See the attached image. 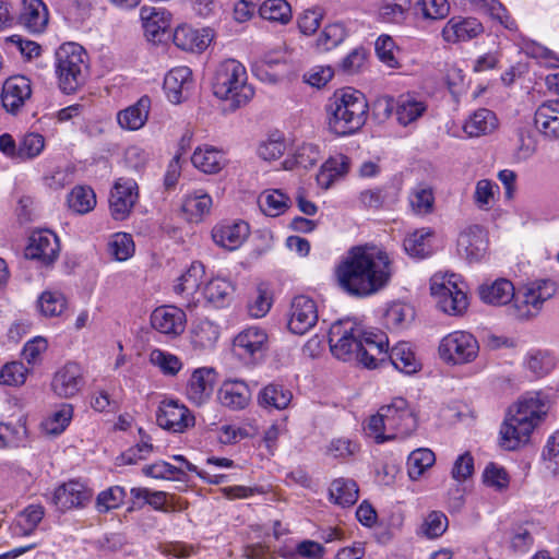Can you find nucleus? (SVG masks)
Instances as JSON below:
<instances>
[{
    "label": "nucleus",
    "instance_id": "57",
    "mask_svg": "<svg viewBox=\"0 0 559 559\" xmlns=\"http://www.w3.org/2000/svg\"><path fill=\"white\" fill-rule=\"evenodd\" d=\"M448 527V518L439 511L430 512L421 525L423 534L428 538L441 536Z\"/></svg>",
    "mask_w": 559,
    "mask_h": 559
},
{
    "label": "nucleus",
    "instance_id": "33",
    "mask_svg": "<svg viewBox=\"0 0 559 559\" xmlns=\"http://www.w3.org/2000/svg\"><path fill=\"white\" fill-rule=\"evenodd\" d=\"M358 492L356 481L348 478L334 479L329 488L330 499L343 508L355 504L358 500Z\"/></svg>",
    "mask_w": 559,
    "mask_h": 559
},
{
    "label": "nucleus",
    "instance_id": "5",
    "mask_svg": "<svg viewBox=\"0 0 559 559\" xmlns=\"http://www.w3.org/2000/svg\"><path fill=\"white\" fill-rule=\"evenodd\" d=\"M368 109L361 92L352 87L336 91L326 105L330 131L338 136L357 132L367 121Z\"/></svg>",
    "mask_w": 559,
    "mask_h": 559
},
{
    "label": "nucleus",
    "instance_id": "11",
    "mask_svg": "<svg viewBox=\"0 0 559 559\" xmlns=\"http://www.w3.org/2000/svg\"><path fill=\"white\" fill-rule=\"evenodd\" d=\"M138 197L136 182L132 179L119 178L109 195V210L114 219H126L130 215Z\"/></svg>",
    "mask_w": 559,
    "mask_h": 559
},
{
    "label": "nucleus",
    "instance_id": "43",
    "mask_svg": "<svg viewBox=\"0 0 559 559\" xmlns=\"http://www.w3.org/2000/svg\"><path fill=\"white\" fill-rule=\"evenodd\" d=\"M320 158L321 154L319 147L311 143H305L297 147L294 153L293 160L286 159L284 162V166L287 169H292L294 165L308 169L314 166Z\"/></svg>",
    "mask_w": 559,
    "mask_h": 559
},
{
    "label": "nucleus",
    "instance_id": "36",
    "mask_svg": "<svg viewBox=\"0 0 559 559\" xmlns=\"http://www.w3.org/2000/svg\"><path fill=\"white\" fill-rule=\"evenodd\" d=\"M259 14L263 20L283 25L293 17L290 4L286 0H265L259 7Z\"/></svg>",
    "mask_w": 559,
    "mask_h": 559
},
{
    "label": "nucleus",
    "instance_id": "3",
    "mask_svg": "<svg viewBox=\"0 0 559 559\" xmlns=\"http://www.w3.org/2000/svg\"><path fill=\"white\" fill-rule=\"evenodd\" d=\"M555 293L556 284L550 280L535 281L518 292L512 282L507 278H498L479 287V297L485 304L503 306L513 301L509 311L519 320H527L537 316L543 304Z\"/></svg>",
    "mask_w": 559,
    "mask_h": 559
},
{
    "label": "nucleus",
    "instance_id": "20",
    "mask_svg": "<svg viewBox=\"0 0 559 559\" xmlns=\"http://www.w3.org/2000/svg\"><path fill=\"white\" fill-rule=\"evenodd\" d=\"M31 82L25 76L9 78L2 87L1 102L3 108L11 114H16L31 97Z\"/></svg>",
    "mask_w": 559,
    "mask_h": 559
},
{
    "label": "nucleus",
    "instance_id": "42",
    "mask_svg": "<svg viewBox=\"0 0 559 559\" xmlns=\"http://www.w3.org/2000/svg\"><path fill=\"white\" fill-rule=\"evenodd\" d=\"M412 5V0H382L379 15L383 22L402 23Z\"/></svg>",
    "mask_w": 559,
    "mask_h": 559
},
{
    "label": "nucleus",
    "instance_id": "61",
    "mask_svg": "<svg viewBox=\"0 0 559 559\" xmlns=\"http://www.w3.org/2000/svg\"><path fill=\"white\" fill-rule=\"evenodd\" d=\"M546 109H537L535 112V124L536 128L548 139L557 140L559 139V116L557 118H552L550 116H545L543 112Z\"/></svg>",
    "mask_w": 559,
    "mask_h": 559
},
{
    "label": "nucleus",
    "instance_id": "56",
    "mask_svg": "<svg viewBox=\"0 0 559 559\" xmlns=\"http://www.w3.org/2000/svg\"><path fill=\"white\" fill-rule=\"evenodd\" d=\"M126 497V491L122 487L114 486L102 491L96 498V509L106 513L109 510L118 508Z\"/></svg>",
    "mask_w": 559,
    "mask_h": 559
},
{
    "label": "nucleus",
    "instance_id": "6",
    "mask_svg": "<svg viewBox=\"0 0 559 559\" xmlns=\"http://www.w3.org/2000/svg\"><path fill=\"white\" fill-rule=\"evenodd\" d=\"M246 68L235 59L218 64L212 79L215 97L228 103L229 110L247 105L254 95V88L247 82Z\"/></svg>",
    "mask_w": 559,
    "mask_h": 559
},
{
    "label": "nucleus",
    "instance_id": "29",
    "mask_svg": "<svg viewBox=\"0 0 559 559\" xmlns=\"http://www.w3.org/2000/svg\"><path fill=\"white\" fill-rule=\"evenodd\" d=\"M219 400L231 409H242L250 401V390L242 381H226L219 390Z\"/></svg>",
    "mask_w": 559,
    "mask_h": 559
},
{
    "label": "nucleus",
    "instance_id": "15",
    "mask_svg": "<svg viewBox=\"0 0 559 559\" xmlns=\"http://www.w3.org/2000/svg\"><path fill=\"white\" fill-rule=\"evenodd\" d=\"M318 321V309L313 299L300 295L293 299L288 329L292 333L302 335Z\"/></svg>",
    "mask_w": 559,
    "mask_h": 559
},
{
    "label": "nucleus",
    "instance_id": "1",
    "mask_svg": "<svg viewBox=\"0 0 559 559\" xmlns=\"http://www.w3.org/2000/svg\"><path fill=\"white\" fill-rule=\"evenodd\" d=\"M393 274L392 262L386 252L356 246L335 267L338 287L347 295L365 298L388 286Z\"/></svg>",
    "mask_w": 559,
    "mask_h": 559
},
{
    "label": "nucleus",
    "instance_id": "59",
    "mask_svg": "<svg viewBox=\"0 0 559 559\" xmlns=\"http://www.w3.org/2000/svg\"><path fill=\"white\" fill-rule=\"evenodd\" d=\"M413 314V309L409 306L393 304L386 309L384 318L389 326L399 329L408 318L412 319Z\"/></svg>",
    "mask_w": 559,
    "mask_h": 559
},
{
    "label": "nucleus",
    "instance_id": "18",
    "mask_svg": "<svg viewBox=\"0 0 559 559\" xmlns=\"http://www.w3.org/2000/svg\"><path fill=\"white\" fill-rule=\"evenodd\" d=\"M48 9L43 0H22L17 23L32 34H40L47 27Z\"/></svg>",
    "mask_w": 559,
    "mask_h": 559
},
{
    "label": "nucleus",
    "instance_id": "10",
    "mask_svg": "<svg viewBox=\"0 0 559 559\" xmlns=\"http://www.w3.org/2000/svg\"><path fill=\"white\" fill-rule=\"evenodd\" d=\"M381 415L388 420V430L394 438L411 436L418 426L417 417L403 397H395L389 405L381 406Z\"/></svg>",
    "mask_w": 559,
    "mask_h": 559
},
{
    "label": "nucleus",
    "instance_id": "7",
    "mask_svg": "<svg viewBox=\"0 0 559 559\" xmlns=\"http://www.w3.org/2000/svg\"><path fill=\"white\" fill-rule=\"evenodd\" d=\"M86 52L75 43L61 45L56 51V72L60 88L67 93H74L81 87L87 76Z\"/></svg>",
    "mask_w": 559,
    "mask_h": 559
},
{
    "label": "nucleus",
    "instance_id": "54",
    "mask_svg": "<svg viewBox=\"0 0 559 559\" xmlns=\"http://www.w3.org/2000/svg\"><path fill=\"white\" fill-rule=\"evenodd\" d=\"M44 514L41 506H28L19 514L16 525L21 528L22 534L28 535L35 531Z\"/></svg>",
    "mask_w": 559,
    "mask_h": 559
},
{
    "label": "nucleus",
    "instance_id": "24",
    "mask_svg": "<svg viewBox=\"0 0 559 559\" xmlns=\"http://www.w3.org/2000/svg\"><path fill=\"white\" fill-rule=\"evenodd\" d=\"M267 335L264 330L249 328L240 332L234 340V347L240 356H255L266 350Z\"/></svg>",
    "mask_w": 559,
    "mask_h": 559
},
{
    "label": "nucleus",
    "instance_id": "9",
    "mask_svg": "<svg viewBox=\"0 0 559 559\" xmlns=\"http://www.w3.org/2000/svg\"><path fill=\"white\" fill-rule=\"evenodd\" d=\"M479 352L477 340L468 332L455 331L444 336L439 355L448 364L463 365L473 361Z\"/></svg>",
    "mask_w": 559,
    "mask_h": 559
},
{
    "label": "nucleus",
    "instance_id": "44",
    "mask_svg": "<svg viewBox=\"0 0 559 559\" xmlns=\"http://www.w3.org/2000/svg\"><path fill=\"white\" fill-rule=\"evenodd\" d=\"M204 266L201 262H193L190 267L179 277V283L175 286L178 294H193L195 293L203 281Z\"/></svg>",
    "mask_w": 559,
    "mask_h": 559
},
{
    "label": "nucleus",
    "instance_id": "40",
    "mask_svg": "<svg viewBox=\"0 0 559 559\" xmlns=\"http://www.w3.org/2000/svg\"><path fill=\"white\" fill-rule=\"evenodd\" d=\"M212 207V199L207 193L195 191L185 198L182 211L190 221H199L203 215L209 214Z\"/></svg>",
    "mask_w": 559,
    "mask_h": 559
},
{
    "label": "nucleus",
    "instance_id": "49",
    "mask_svg": "<svg viewBox=\"0 0 559 559\" xmlns=\"http://www.w3.org/2000/svg\"><path fill=\"white\" fill-rule=\"evenodd\" d=\"M139 433L141 435V441L134 447L129 448L118 457L121 461L120 464H136L139 461L146 460L153 452L154 447L150 442V436L142 429L139 430Z\"/></svg>",
    "mask_w": 559,
    "mask_h": 559
},
{
    "label": "nucleus",
    "instance_id": "62",
    "mask_svg": "<svg viewBox=\"0 0 559 559\" xmlns=\"http://www.w3.org/2000/svg\"><path fill=\"white\" fill-rule=\"evenodd\" d=\"M424 17L430 20L444 19L450 11L448 0H420L418 2Z\"/></svg>",
    "mask_w": 559,
    "mask_h": 559
},
{
    "label": "nucleus",
    "instance_id": "64",
    "mask_svg": "<svg viewBox=\"0 0 559 559\" xmlns=\"http://www.w3.org/2000/svg\"><path fill=\"white\" fill-rule=\"evenodd\" d=\"M349 168V158L343 154H338L334 157H330L321 169L320 177L329 174L330 178H335L345 175Z\"/></svg>",
    "mask_w": 559,
    "mask_h": 559
},
{
    "label": "nucleus",
    "instance_id": "50",
    "mask_svg": "<svg viewBox=\"0 0 559 559\" xmlns=\"http://www.w3.org/2000/svg\"><path fill=\"white\" fill-rule=\"evenodd\" d=\"M29 369L21 361H11L0 370V384L19 386L25 383Z\"/></svg>",
    "mask_w": 559,
    "mask_h": 559
},
{
    "label": "nucleus",
    "instance_id": "23",
    "mask_svg": "<svg viewBox=\"0 0 559 559\" xmlns=\"http://www.w3.org/2000/svg\"><path fill=\"white\" fill-rule=\"evenodd\" d=\"M192 87V72L188 67L171 69L164 79V90L168 99L179 104Z\"/></svg>",
    "mask_w": 559,
    "mask_h": 559
},
{
    "label": "nucleus",
    "instance_id": "16",
    "mask_svg": "<svg viewBox=\"0 0 559 559\" xmlns=\"http://www.w3.org/2000/svg\"><path fill=\"white\" fill-rule=\"evenodd\" d=\"M487 247V233L479 225L469 226L457 238V251L469 263L480 261L486 254Z\"/></svg>",
    "mask_w": 559,
    "mask_h": 559
},
{
    "label": "nucleus",
    "instance_id": "21",
    "mask_svg": "<svg viewBox=\"0 0 559 559\" xmlns=\"http://www.w3.org/2000/svg\"><path fill=\"white\" fill-rule=\"evenodd\" d=\"M216 381V372L213 368H199L192 372L187 386V395L189 400L201 405L207 401L214 390Z\"/></svg>",
    "mask_w": 559,
    "mask_h": 559
},
{
    "label": "nucleus",
    "instance_id": "53",
    "mask_svg": "<svg viewBox=\"0 0 559 559\" xmlns=\"http://www.w3.org/2000/svg\"><path fill=\"white\" fill-rule=\"evenodd\" d=\"M484 484L498 491H502L508 488L510 478L504 467L490 462L483 473Z\"/></svg>",
    "mask_w": 559,
    "mask_h": 559
},
{
    "label": "nucleus",
    "instance_id": "47",
    "mask_svg": "<svg viewBox=\"0 0 559 559\" xmlns=\"http://www.w3.org/2000/svg\"><path fill=\"white\" fill-rule=\"evenodd\" d=\"M108 252L117 261H126L134 252V242L131 235L117 233L111 236L108 242Z\"/></svg>",
    "mask_w": 559,
    "mask_h": 559
},
{
    "label": "nucleus",
    "instance_id": "38",
    "mask_svg": "<svg viewBox=\"0 0 559 559\" xmlns=\"http://www.w3.org/2000/svg\"><path fill=\"white\" fill-rule=\"evenodd\" d=\"M68 301L60 292L46 290L37 299V308L41 316L46 318L59 317L67 309Z\"/></svg>",
    "mask_w": 559,
    "mask_h": 559
},
{
    "label": "nucleus",
    "instance_id": "60",
    "mask_svg": "<svg viewBox=\"0 0 559 559\" xmlns=\"http://www.w3.org/2000/svg\"><path fill=\"white\" fill-rule=\"evenodd\" d=\"M374 49L379 59L390 68H395L397 61L394 57L395 43L389 35H381L374 44Z\"/></svg>",
    "mask_w": 559,
    "mask_h": 559
},
{
    "label": "nucleus",
    "instance_id": "32",
    "mask_svg": "<svg viewBox=\"0 0 559 559\" xmlns=\"http://www.w3.org/2000/svg\"><path fill=\"white\" fill-rule=\"evenodd\" d=\"M497 128V118L493 111L487 108L476 110L464 123L465 133L471 136H480L491 133Z\"/></svg>",
    "mask_w": 559,
    "mask_h": 559
},
{
    "label": "nucleus",
    "instance_id": "45",
    "mask_svg": "<svg viewBox=\"0 0 559 559\" xmlns=\"http://www.w3.org/2000/svg\"><path fill=\"white\" fill-rule=\"evenodd\" d=\"M73 416V407L71 404L63 403L48 417L43 426L48 435H60L70 424Z\"/></svg>",
    "mask_w": 559,
    "mask_h": 559
},
{
    "label": "nucleus",
    "instance_id": "46",
    "mask_svg": "<svg viewBox=\"0 0 559 559\" xmlns=\"http://www.w3.org/2000/svg\"><path fill=\"white\" fill-rule=\"evenodd\" d=\"M346 37V29L341 23L329 24L317 39V48L320 51H330L337 47Z\"/></svg>",
    "mask_w": 559,
    "mask_h": 559
},
{
    "label": "nucleus",
    "instance_id": "63",
    "mask_svg": "<svg viewBox=\"0 0 559 559\" xmlns=\"http://www.w3.org/2000/svg\"><path fill=\"white\" fill-rule=\"evenodd\" d=\"M526 365L535 374L544 376L554 368V360L547 353L537 350L528 355Z\"/></svg>",
    "mask_w": 559,
    "mask_h": 559
},
{
    "label": "nucleus",
    "instance_id": "27",
    "mask_svg": "<svg viewBox=\"0 0 559 559\" xmlns=\"http://www.w3.org/2000/svg\"><path fill=\"white\" fill-rule=\"evenodd\" d=\"M211 43L209 29H194L188 26H179L174 32V44L186 51L201 52Z\"/></svg>",
    "mask_w": 559,
    "mask_h": 559
},
{
    "label": "nucleus",
    "instance_id": "22",
    "mask_svg": "<svg viewBox=\"0 0 559 559\" xmlns=\"http://www.w3.org/2000/svg\"><path fill=\"white\" fill-rule=\"evenodd\" d=\"M249 233V225L243 221H238L215 226L212 230V238L219 247L235 250L240 247Z\"/></svg>",
    "mask_w": 559,
    "mask_h": 559
},
{
    "label": "nucleus",
    "instance_id": "13",
    "mask_svg": "<svg viewBox=\"0 0 559 559\" xmlns=\"http://www.w3.org/2000/svg\"><path fill=\"white\" fill-rule=\"evenodd\" d=\"M60 251L59 239L56 234L49 230L34 231L27 247L25 257L40 261L44 265L52 264Z\"/></svg>",
    "mask_w": 559,
    "mask_h": 559
},
{
    "label": "nucleus",
    "instance_id": "30",
    "mask_svg": "<svg viewBox=\"0 0 559 559\" xmlns=\"http://www.w3.org/2000/svg\"><path fill=\"white\" fill-rule=\"evenodd\" d=\"M388 346L389 344L385 346V359L389 358L390 362L396 370L406 374H412L419 370L420 364L416 359L414 352L407 343L402 342L396 344L394 347H392L390 353H388Z\"/></svg>",
    "mask_w": 559,
    "mask_h": 559
},
{
    "label": "nucleus",
    "instance_id": "12",
    "mask_svg": "<svg viewBox=\"0 0 559 559\" xmlns=\"http://www.w3.org/2000/svg\"><path fill=\"white\" fill-rule=\"evenodd\" d=\"M156 421L163 429L183 432L187 428L194 426V416L185 405L170 400L160 403Z\"/></svg>",
    "mask_w": 559,
    "mask_h": 559
},
{
    "label": "nucleus",
    "instance_id": "51",
    "mask_svg": "<svg viewBox=\"0 0 559 559\" xmlns=\"http://www.w3.org/2000/svg\"><path fill=\"white\" fill-rule=\"evenodd\" d=\"M45 147V138L39 133H27L19 143L17 158L21 160L32 159L38 156Z\"/></svg>",
    "mask_w": 559,
    "mask_h": 559
},
{
    "label": "nucleus",
    "instance_id": "25",
    "mask_svg": "<svg viewBox=\"0 0 559 559\" xmlns=\"http://www.w3.org/2000/svg\"><path fill=\"white\" fill-rule=\"evenodd\" d=\"M150 108L151 98L144 95L135 104L120 110L117 115V121L122 129L139 130L145 124Z\"/></svg>",
    "mask_w": 559,
    "mask_h": 559
},
{
    "label": "nucleus",
    "instance_id": "41",
    "mask_svg": "<svg viewBox=\"0 0 559 559\" xmlns=\"http://www.w3.org/2000/svg\"><path fill=\"white\" fill-rule=\"evenodd\" d=\"M436 461L435 453L426 448L414 450L407 459V472L412 479H418Z\"/></svg>",
    "mask_w": 559,
    "mask_h": 559
},
{
    "label": "nucleus",
    "instance_id": "2",
    "mask_svg": "<svg viewBox=\"0 0 559 559\" xmlns=\"http://www.w3.org/2000/svg\"><path fill=\"white\" fill-rule=\"evenodd\" d=\"M331 353L343 361L356 359L373 369L385 361L388 337L382 332L367 331L349 319L334 322L329 330Z\"/></svg>",
    "mask_w": 559,
    "mask_h": 559
},
{
    "label": "nucleus",
    "instance_id": "26",
    "mask_svg": "<svg viewBox=\"0 0 559 559\" xmlns=\"http://www.w3.org/2000/svg\"><path fill=\"white\" fill-rule=\"evenodd\" d=\"M484 27L476 19L468 17L461 21L451 19L443 27L442 35L447 41H465L481 34Z\"/></svg>",
    "mask_w": 559,
    "mask_h": 559
},
{
    "label": "nucleus",
    "instance_id": "55",
    "mask_svg": "<svg viewBox=\"0 0 559 559\" xmlns=\"http://www.w3.org/2000/svg\"><path fill=\"white\" fill-rule=\"evenodd\" d=\"M288 198L274 190L272 192L263 193L259 199L260 209L269 216H277L284 212L287 206Z\"/></svg>",
    "mask_w": 559,
    "mask_h": 559
},
{
    "label": "nucleus",
    "instance_id": "31",
    "mask_svg": "<svg viewBox=\"0 0 559 559\" xmlns=\"http://www.w3.org/2000/svg\"><path fill=\"white\" fill-rule=\"evenodd\" d=\"M192 164L201 171L216 174L225 165L224 153L213 146L198 147L191 156Z\"/></svg>",
    "mask_w": 559,
    "mask_h": 559
},
{
    "label": "nucleus",
    "instance_id": "35",
    "mask_svg": "<svg viewBox=\"0 0 559 559\" xmlns=\"http://www.w3.org/2000/svg\"><path fill=\"white\" fill-rule=\"evenodd\" d=\"M427 106L413 96H401L396 103L395 114L400 124L406 127L424 115Z\"/></svg>",
    "mask_w": 559,
    "mask_h": 559
},
{
    "label": "nucleus",
    "instance_id": "48",
    "mask_svg": "<svg viewBox=\"0 0 559 559\" xmlns=\"http://www.w3.org/2000/svg\"><path fill=\"white\" fill-rule=\"evenodd\" d=\"M233 293V286L223 278H214L204 287L205 298L216 307H222Z\"/></svg>",
    "mask_w": 559,
    "mask_h": 559
},
{
    "label": "nucleus",
    "instance_id": "58",
    "mask_svg": "<svg viewBox=\"0 0 559 559\" xmlns=\"http://www.w3.org/2000/svg\"><path fill=\"white\" fill-rule=\"evenodd\" d=\"M543 460L546 468L554 475L559 473V431L549 437L543 450Z\"/></svg>",
    "mask_w": 559,
    "mask_h": 559
},
{
    "label": "nucleus",
    "instance_id": "39",
    "mask_svg": "<svg viewBox=\"0 0 559 559\" xmlns=\"http://www.w3.org/2000/svg\"><path fill=\"white\" fill-rule=\"evenodd\" d=\"M69 207L78 214H86L96 205V195L92 188L86 186L74 187L68 195Z\"/></svg>",
    "mask_w": 559,
    "mask_h": 559
},
{
    "label": "nucleus",
    "instance_id": "34",
    "mask_svg": "<svg viewBox=\"0 0 559 559\" xmlns=\"http://www.w3.org/2000/svg\"><path fill=\"white\" fill-rule=\"evenodd\" d=\"M429 228H420L408 235L403 242L406 253L413 258H426L432 252Z\"/></svg>",
    "mask_w": 559,
    "mask_h": 559
},
{
    "label": "nucleus",
    "instance_id": "17",
    "mask_svg": "<svg viewBox=\"0 0 559 559\" xmlns=\"http://www.w3.org/2000/svg\"><path fill=\"white\" fill-rule=\"evenodd\" d=\"M92 490L76 480L60 485L53 492L52 502L60 511L84 508L92 499Z\"/></svg>",
    "mask_w": 559,
    "mask_h": 559
},
{
    "label": "nucleus",
    "instance_id": "37",
    "mask_svg": "<svg viewBox=\"0 0 559 559\" xmlns=\"http://www.w3.org/2000/svg\"><path fill=\"white\" fill-rule=\"evenodd\" d=\"M292 392L282 385L269 384L259 394V404L266 408L284 409L292 401Z\"/></svg>",
    "mask_w": 559,
    "mask_h": 559
},
{
    "label": "nucleus",
    "instance_id": "28",
    "mask_svg": "<svg viewBox=\"0 0 559 559\" xmlns=\"http://www.w3.org/2000/svg\"><path fill=\"white\" fill-rule=\"evenodd\" d=\"M141 19L145 35L152 40L160 39L159 36L170 27V13L154 8H141Z\"/></svg>",
    "mask_w": 559,
    "mask_h": 559
},
{
    "label": "nucleus",
    "instance_id": "14",
    "mask_svg": "<svg viewBox=\"0 0 559 559\" xmlns=\"http://www.w3.org/2000/svg\"><path fill=\"white\" fill-rule=\"evenodd\" d=\"M85 384L82 367L76 362H67L53 374L51 390L62 399L76 395Z\"/></svg>",
    "mask_w": 559,
    "mask_h": 559
},
{
    "label": "nucleus",
    "instance_id": "8",
    "mask_svg": "<svg viewBox=\"0 0 559 559\" xmlns=\"http://www.w3.org/2000/svg\"><path fill=\"white\" fill-rule=\"evenodd\" d=\"M431 295L438 299V307L445 313L462 314L467 306L466 294L457 285L455 274H435L430 280Z\"/></svg>",
    "mask_w": 559,
    "mask_h": 559
},
{
    "label": "nucleus",
    "instance_id": "19",
    "mask_svg": "<svg viewBox=\"0 0 559 559\" xmlns=\"http://www.w3.org/2000/svg\"><path fill=\"white\" fill-rule=\"evenodd\" d=\"M151 324L159 333L177 336L185 331L186 313L174 306L159 307L152 312Z\"/></svg>",
    "mask_w": 559,
    "mask_h": 559
},
{
    "label": "nucleus",
    "instance_id": "4",
    "mask_svg": "<svg viewBox=\"0 0 559 559\" xmlns=\"http://www.w3.org/2000/svg\"><path fill=\"white\" fill-rule=\"evenodd\" d=\"M548 411V400L540 393L521 396L508 408L500 429V445L513 451L526 444L532 432L545 420Z\"/></svg>",
    "mask_w": 559,
    "mask_h": 559
},
{
    "label": "nucleus",
    "instance_id": "52",
    "mask_svg": "<svg viewBox=\"0 0 559 559\" xmlns=\"http://www.w3.org/2000/svg\"><path fill=\"white\" fill-rule=\"evenodd\" d=\"M150 361L166 376H176L182 367V362L176 355L160 349H154L151 353Z\"/></svg>",
    "mask_w": 559,
    "mask_h": 559
}]
</instances>
